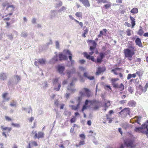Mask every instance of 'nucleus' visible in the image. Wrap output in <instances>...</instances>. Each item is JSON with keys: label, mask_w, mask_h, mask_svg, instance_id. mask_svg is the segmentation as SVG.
Wrapping results in <instances>:
<instances>
[{"label": "nucleus", "mask_w": 148, "mask_h": 148, "mask_svg": "<svg viewBox=\"0 0 148 148\" xmlns=\"http://www.w3.org/2000/svg\"><path fill=\"white\" fill-rule=\"evenodd\" d=\"M58 57H59V60L60 61H62V60H66L67 59V56L63 54L62 53H60L58 54Z\"/></svg>", "instance_id": "nucleus-11"}, {"label": "nucleus", "mask_w": 148, "mask_h": 148, "mask_svg": "<svg viewBox=\"0 0 148 148\" xmlns=\"http://www.w3.org/2000/svg\"><path fill=\"white\" fill-rule=\"evenodd\" d=\"M130 12L133 14H136L138 12V10L137 8H135L132 9Z\"/></svg>", "instance_id": "nucleus-34"}, {"label": "nucleus", "mask_w": 148, "mask_h": 148, "mask_svg": "<svg viewBox=\"0 0 148 148\" xmlns=\"http://www.w3.org/2000/svg\"><path fill=\"white\" fill-rule=\"evenodd\" d=\"M106 70L105 67H99L97 71L96 74L97 75H99L101 73L104 72Z\"/></svg>", "instance_id": "nucleus-14"}, {"label": "nucleus", "mask_w": 148, "mask_h": 148, "mask_svg": "<svg viewBox=\"0 0 148 148\" xmlns=\"http://www.w3.org/2000/svg\"><path fill=\"white\" fill-rule=\"evenodd\" d=\"M15 77H16V82H19L21 79L20 77L18 75H16L15 76Z\"/></svg>", "instance_id": "nucleus-47"}, {"label": "nucleus", "mask_w": 148, "mask_h": 148, "mask_svg": "<svg viewBox=\"0 0 148 148\" xmlns=\"http://www.w3.org/2000/svg\"><path fill=\"white\" fill-rule=\"evenodd\" d=\"M129 127V125L127 124H124L122 126V127L125 129H127Z\"/></svg>", "instance_id": "nucleus-53"}, {"label": "nucleus", "mask_w": 148, "mask_h": 148, "mask_svg": "<svg viewBox=\"0 0 148 148\" xmlns=\"http://www.w3.org/2000/svg\"><path fill=\"white\" fill-rule=\"evenodd\" d=\"M128 47L129 48L124 49L123 52L125 57L127 58L129 60H131L133 56L137 51V50L133 46L131 45Z\"/></svg>", "instance_id": "nucleus-2"}, {"label": "nucleus", "mask_w": 148, "mask_h": 148, "mask_svg": "<svg viewBox=\"0 0 148 148\" xmlns=\"http://www.w3.org/2000/svg\"><path fill=\"white\" fill-rule=\"evenodd\" d=\"M63 52L64 53L66 54L69 56V58L71 62V64H74V61L72 60V54L71 52L68 49H64L63 51Z\"/></svg>", "instance_id": "nucleus-10"}, {"label": "nucleus", "mask_w": 148, "mask_h": 148, "mask_svg": "<svg viewBox=\"0 0 148 148\" xmlns=\"http://www.w3.org/2000/svg\"><path fill=\"white\" fill-rule=\"evenodd\" d=\"M79 104L78 103L76 106L72 105L71 106V107L73 110H77L79 108Z\"/></svg>", "instance_id": "nucleus-33"}, {"label": "nucleus", "mask_w": 148, "mask_h": 148, "mask_svg": "<svg viewBox=\"0 0 148 148\" xmlns=\"http://www.w3.org/2000/svg\"><path fill=\"white\" fill-rule=\"evenodd\" d=\"M84 32L82 36L83 37L85 38L86 37V34H87L88 33V29L87 27L86 26H84Z\"/></svg>", "instance_id": "nucleus-19"}, {"label": "nucleus", "mask_w": 148, "mask_h": 148, "mask_svg": "<svg viewBox=\"0 0 148 148\" xmlns=\"http://www.w3.org/2000/svg\"><path fill=\"white\" fill-rule=\"evenodd\" d=\"M22 36L23 37H25L27 36V33L25 32H23L21 34Z\"/></svg>", "instance_id": "nucleus-64"}, {"label": "nucleus", "mask_w": 148, "mask_h": 148, "mask_svg": "<svg viewBox=\"0 0 148 148\" xmlns=\"http://www.w3.org/2000/svg\"><path fill=\"white\" fill-rule=\"evenodd\" d=\"M85 61L84 60L82 59L79 60V62L81 64H83L84 63Z\"/></svg>", "instance_id": "nucleus-62"}, {"label": "nucleus", "mask_w": 148, "mask_h": 148, "mask_svg": "<svg viewBox=\"0 0 148 148\" xmlns=\"http://www.w3.org/2000/svg\"><path fill=\"white\" fill-rule=\"evenodd\" d=\"M106 3L107 4H105L103 6L106 9H108L111 7L112 3L111 2L107 1V3Z\"/></svg>", "instance_id": "nucleus-29"}, {"label": "nucleus", "mask_w": 148, "mask_h": 148, "mask_svg": "<svg viewBox=\"0 0 148 148\" xmlns=\"http://www.w3.org/2000/svg\"><path fill=\"white\" fill-rule=\"evenodd\" d=\"M148 87V83H146L144 87L141 84L139 85L137 89V92L138 94L140 95L143 92L145 93L147 91V89Z\"/></svg>", "instance_id": "nucleus-5"}, {"label": "nucleus", "mask_w": 148, "mask_h": 148, "mask_svg": "<svg viewBox=\"0 0 148 148\" xmlns=\"http://www.w3.org/2000/svg\"><path fill=\"white\" fill-rule=\"evenodd\" d=\"M148 125L146 124H142L141 127V130H143V131H148Z\"/></svg>", "instance_id": "nucleus-21"}, {"label": "nucleus", "mask_w": 148, "mask_h": 148, "mask_svg": "<svg viewBox=\"0 0 148 148\" xmlns=\"http://www.w3.org/2000/svg\"><path fill=\"white\" fill-rule=\"evenodd\" d=\"M79 94L82 96H86L89 97L92 96V93L90 90L87 88H84L81 91L79 92Z\"/></svg>", "instance_id": "nucleus-4"}, {"label": "nucleus", "mask_w": 148, "mask_h": 148, "mask_svg": "<svg viewBox=\"0 0 148 148\" xmlns=\"http://www.w3.org/2000/svg\"><path fill=\"white\" fill-rule=\"evenodd\" d=\"M118 78H112L111 79L110 81L114 88L119 89L120 91H122L124 89V86L122 83L119 85L118 83L116 82L118 81Z\"/></svg>", "instance_id": "nucleus-3"}, {"label": "nucleus", "mask_w": 148, "mask_h": 148, "mask_svg": "<svg viewBox=\"0 0 148 148\" xmlns=\"http://www.w3.org/2000/svg\"><path fill=\"white\" fill-rule=\"evenodd\" d=\"M134 131L136 132H140L143 133H144V132L145 131H143V130H141V127H136L134 129Z\"/></svg>", "instance_id": "nucleus-31"}, {"label": "nucleus", "mask_w": 148, "mask_h": 148, "mask_svg": "<svg viewBox=\"0 0 148 148\" xmlns=\"http://www.w3.org/2000/svg\"><path fill=\"white\" fill-rule=\"evenodd\" d=\"M140 29L138 32L137 34L138 35L140 36L143 35L144 33V32L142 28L141 27H140Z\"/></svg>", "instance_id": "nucleus-32"}, {"label": "nucleus", "mask_w": 148, "mask_h": 148, "mask_svg": "<svg viewBox=\"0 0 148 148\" xmlns=\"http://www.w3.org/2000/svg\"><path fill=\"white\" fill-rule=\"evenodd\" d=\"M130 108H125L119 112L120 115L127 116L130 115Z\"/></svg>", "instance_id": "nucleus-9"}, {"label": "nucleus", "mask_w": 148, "mask_h": 148, "mask_svg": "<svg viewBox=\"0 0 148 148\" xmlns=\"http://www.w3.org/2000/svg\"><path fill=\"white\" fill-rule=\"evenodd\" d=\"M80 71H84L85 70V69L82 66H80L79 67Z\"/></svg>", "instance_id": "nucleus-58"}, {"label": "nucleus", "mask_w": 148, "mask_h": 148, "mask_svg": "<svg viewBox=\"0 0 148 148\" xmlns=\"http://www.w3.org/2000/svg\"><path fill=\"white\" fill-rule=\"evenodd\" d=\"M34 120V118L33 117H31L28 119V120L29 122L31 123Z\"/></svg>", "instance_id": "nucleus-60"}, {"label": "nucleus", "mask_w": 148, "mask_h": 148, "mask_svg": "<svg viewBox=\"0 0 148 148\" xmlns=\"http://www.w3.org/2000/svg\"><path fill=\"white\" fill-rule=\"evenodd\" d=\"M84 144L85 142L84 141H80L79 142V145L80 146L81 145H84Z\"/></svg>", "instance_id": "nucleus-55"}, {"label": "nucleus", "mask_w": 148, "mask_h": 148, "mask_svg": "<svg viewBox=\"0 0 148 148\" xmlns=\"http://www.w3.org/2000/svg\"><path fill=\"white\" fill-rule=\"evenodd\" d=\"M125 25L126 26L129 27L130 26V24L127 22H126L125 23Z\"/></svg>", "instance_id": "nucleus-63"}, {"label": "nucleus", "mask_w": 148, "mask_h": 148, "mask_svg": "<svg viewBox=\"0 0 148 148\" xmlns=\"http://www.w3.org/2000/svg\"><path fill=\"white\" fill-rule=\"evenodd\" d=\"M32 134L34 135V138H38L39 139L41 138H42L44 137V133L42 132L39 131L37 133L36 131L33 130L32 132Z\"/></svg>", "instance_id": "nucleus-6"}, {"label": "nucleus", "mask_w": 148, "mask_h": 148, "mask_svg": "<svg viewBox=\"0 0 148 148\" xmlns=\"http://www.w3.org/2000/svg\"><path fill=\"white\" fill-rule=\"evenodd\" d=\"M7 16H3L2 17V18H3V20L4 21H8L10 19V18L9 17H7V18H5V17H6Z\"/></svg>", "instance_id": "nucleus-50"}, {"label": "nucleus", "mask_w": 148, "mask_h": 148, "mask_svg": "<svg viewBox=\"0 0 148 148\" xmlns=\"http://www.w3.org/2000/svg\"><path fill=\"white\" fill-rule=\"evenodd\" d=\"M73 20H74V21L77 23H79V25L81 26V27H82L83 26V23L82 22H79L77 20L75 19L74 18H73Z\"/></svg>", "instance_id": "nucleus-42"}, {"label": "nucleus", "mask_w": 148, "mask_h": 148, "mask_svg": "<svg viewBox=\"0 0 148 148\" xmlns=\"http://www.w3.org/2000/svg\"><path fill=\"white\" fill-rule=\"evenodd\" d=\"M38 62L40 64H45L46 60L45 59H39L38 60Z\"/></svg>", "instance_id": "nucleus-26"}, {"label": "nucleus", "mask_w": 148, "mask_h": 148, "mask_svg": "<svg viewBox=\"0 0 148 148\" xmlns=\"http://www.w3.org/2000/svg\"><path fill=\"white\" fill-rule=\"evenodd\" d=\"M65 69L64 66H60V65L58 66V71L60 73H62Z\"/></svg>", "instance_id": "nucleus-18"}, {"label": "nucleus", "mask_w": 148, "mask_h": 148, "mask_svg": "<svg viewBox=\"0 0 148 148\" xmlns=\"http://www.w3.org/2000/svg\"><path fill=\"white\" fill-rule=\"evenodd\" d=\"M110 106V103L109 101H107L106 102L104 103V107L106 108L105 110L106 111V109Z\"/></svg>", "instance_id": "nucleus-27"}, {"label": "nucleus", "mask_w": 148, "mask_h": 148, "mask_svg": "<svg viewBox=\"0 0 148 148\" xmlns=\"http://www.w3.org/2000/svg\"><path fill=\"white\" fill-rule=\"evenodd\" d=\"M5 119L8 121H12V119L8 116H5Z\"/></svg>", "instance_id": "nucleus-44"}, {"label": "nucleus", "mask_w": 148, "mask_h": 148, "mask_svg": "<svg viewBox=\"0 0 148 148\" xmlns=\"http://www.w3.org/2000/svg\"><path fill=\"white\" fill-rule=\"evenodd\" d=\"M66 7H65L64 6H62L61 8H60V9L58 11L59 12H61L62 11L65 10H66Z\"/></svg>", "instance_id": "nucleus-52"}, {"label": "nucleus", "mask_w": 148, "mask_h": 148, "mask_svg": "<svg viewBox=\"0 0 148 148\" xmlns=\"http://www.w3.org/2000/svg\"><path fill=\"white\" fill-rule=\"evenodd\" d=\"M75 16L78 17H81L82 18V13L81 12H77L75 14Z\"/></svg>", "instance_id": "nucleus-41"}, {"label": "nucleus", "mask_w": 148, "mask_h": 148, "mask_svg": "<svg viewBox=\"0 0 148 148\" xmlns=\"http://www.w3.org/2000/svg\"><path fill=\"white\" fill-rule=\"evenodd\" d=\"M10 8V9L9 8V10H8V11H9V12H10V13L6 15H5V16H11L12 14L13 13V12L14 11V9H15V7L14 6V10H12V8Z\"/></svg>", "instance_id": "nucleus-30"}, {"label": "nucleus", "mask_w": 148, "mask_h": 148, "mask_svg": "<svg viewBox=\"0 0 148 148\" xmlns=\"http://www.w3.org/2000/svg\"><path fill=\"white\" fill-rule=\"evenodd\" d=\"M99 55L100 56V57L103 60L105 56V53H99Z\"/></svg>", "instance_id": "nucleus-48"}, {"label": "nucleus", "mask_w": 148, "mask_h": 148, "mask_svg": "<svg viewBox=\"0 0 148 148\" xmlns=\"http://www.w3.org/2000/svg\"><path fill=\"white\" fill-rule=\"evenodd\" d=\"M141 118V116H135L134 117V118L136 119V122L138 124H140L139 122L140 121V120Z\"/></svg>", "instance_id": "nucleus-36"}, {"label": "nucleus", "mask_w": 148, "mask_h": 148, "mask_svg": "<svg viewBox=\"0 0 148 148\" xmlns=\"http://www.w3.org/2000/svg\"><path fill=\"white\" fill-rule=\"evenodd\" d=\"M31 143L32 145L35 146H37L38 145L36 141H33L31 142Z\"/></svg>", "instance_id": "nucleus-46"}, {"label": "nucleus", "mask_w": 148, "mask_h": 148, "mask_svg": "<svg viewBox=\"0 0 148 148\" xmlns=\"http://www.w3.org/2000/svg\"><path fill=\"white\" fill-rule=\"evenodd\" d=\"M124 143L127 147L130 148H134L136 146L134 143V140L133 139L128 140L125 142Z\"/></svg>", "instance_id": "nucleus-7"}, {"label": "nucleus", "mask_w": 148, "mask_h": 148, "mask_svg": "<svg viewBox=\"0 0 148 148\" xmlns=\"http://www.w3.org/2000/svg\"><path fill=\"white\" fill-rule=\"evenodd\" d=\"M76 72L75 69H73L71 70V71L67 70V74L68 75V78H70L72 74L75 73Z\"/></svg>", "instance_id": "nucleus-16"}, {"label": "nucleus", "mask_w": 148, "mask_h": 148, "mask_svg": "<svg viewBox=\"0 0 148 148\" xmlns=\"http://www.w3.org/2000/svg\"><path fill=\"white\" fill-rule=\"evenodd\" d=\"M130 18L131 21V23L132 24V27L133 28L135 25L136 23L135 19L134 17H132L131 16H130Z\"/></svg>", "instance_id": "nucleus-22"}, {"label": "nucleus", "mask_w": 148, "mask_h": 148, "mask_svg": "<svg viewBox=\"0 0 148 148\" xmlns=\"http://www.w3.org/2000/svg\"><path fill=\"white\" fill-rule=\"evenodd\" d=\"M61 86V85L60 84H59L58 85V88H54V89L56 91H58L60 90Z\"/></svg>", "instance_id": "nucleus-49"}, {"label": "nucleus", "mask_w": 148, "mask_h": 148, "mask_svg": "<svg viewBox=\"0 0 148 148\" xmlns=\"http://www.w3.org/2000/svg\"><path fill=\"white\" fill-rule=\"evenodd\" d=\"M102 59L100 57H97V61H96L94 60V61H93V62H95L97 63H101V62L102 61Z\"/></svg>", "instance_id": "nucleus-39"}, {"label": "nucleus", "mask_w": 148, "mask_h": 148, "mask_svg": "<svg viewBox=\"0 0 148 148\" xmlns=\"http://www.w3.org/2000/svg\"><path fill=\"white\" fill-rule=\"evenodd\" d=\"M92 46H90V50L91 52H89L88 53L87 52H85L83 53V54L84 57L86 59L89 60H91L92 61H94V58L93 56H91L94 53V51L96 54L98 53V51L97 49L96 48L97 43L95 41L93 40L92 43Z\"/></svg>", "instance_id": "nucleus-1"}, {"label": "nucleus", "mask_w": 148, "mask_h": 148, "mask_svg": "<svg viewBox=\"0 0 148 148\" xmlns=\"http://www.w3.org/2000/svg\"><path fill=\"white\" fill-rule=\"evenodd\" d=\"M1 127L2 128V129L3 130H7V132H10L12 130L11 127H3V126H1Z\"/></svg>", "instance_id": "nucleus-35"}, {"label": "nucleus", "mask_w": 148, "mask_h": 148, "mask_svg": "<svg viewBox=\"0 0 148 148\" xmlns=\"http://www.w3.org/2000/svg\"><path fill=\"white\" fill-rule=\"evenodd\" d=\"M128 91L131 93L133 92V88L132 87L130 86L128 88Z\"/></svg>", "instance_id": "nucleus-51"}, {"label": "nucleus", "mask_w": 148, "mask_h": 148, "mask_svg": "<svg viewBox=\"0 0 148 148\" xmlns=\"http://www.w3.org/2000/svg\"><path fill=\"white\" fill-rule=\"evenodd\" d=\"M131 30L130 29H128L126 31V32L127 33V35L128 36H130L131 35Z\"/></svg>", "instance_id": "nucleus-43"}, {"label": "nucleus", "mask_w": 148, "mask_h": 148, "mask_svg": "<svg viewBox=\"0 0 148 148\" xmlns=\"http://www.w3.org/2000/svg\"><path fill=\"white\" fill-rule=\"evenodd\" d=\"M58 56L57 55L54 56L50 61L51 63H55L58 60Z\"/></svg>", "instance_id": "nucleus-25"}, {"label": "nucleus", "mask_w": 148, "mask_h": 148, "mask_svg": "<svg viewBox=\"0 0 148 148\" xmlns=\"http://www.w3.org/2000/svg\"><path fill=\"white\" fill-rule=\"evenodd\" d=\"M136 102L133 101H130L128 103V105L130 107H135L136 106Z\"/></svg>", "instance_id": "nucleus-24"}, {"label": "nucleus", "mask_w": 148, "mask_h": 148, "mask_svg": "<svg viewBox=\"0 0 148 148\" xmlns=\"http://www.w3.org/2000/svg\"><path fill=\"white\" fill-rule=\"evenodd\" d=\"M6 26L5 27L7 28L9 27L10 25V23L9 22H6Z\"/></svg>", "instance_id": "nucleus-56"}, {"label": "nucleus", "mask_w": 148, "mask_h": 148, "mask_svg": "<svg viewBox=\"0 0 148 148\" xmlns=\"http://www.w3.org/2000/svg\"><path fill=\"white\" fill-rule=\"evenodd\" d=\"M11 125H12L14 126V127H20V124L18 123H12L11 124Z\"/></svg>", "instance_id": "nucleus-45"}, {"label": "nucleus", "mask_w": 148, "mask_h": 148, "mask_svg": "<svg viewBox=\"0 0 148 148\" xmlns=\"http://www.w3.org/2000/svg\"><path fill=\"white\" fill-rule=\"evenodd\" d=\"M121 69V68H116L114 69H112L111 71L114 73L116 75L118 74V72H117L118 71H120Z\"/></svg>", "instance_id": "nucleus-28"}, {"label": "nucleus", "mask_w": 148, "mask_h": 148, "mask_svg": "<svg viewBox=\"0 0 148 148\" xmlns=\"http://www.w3.org/2000/svg\"><path fill=\"white\" fill-rule=\"evenodd\" d=\"M2 6L3 9H4L5 7H6V10H9V8H12V10H13L14 8V5H10L9 3L7 1L3 2L2 4Z\"/></svg>", "instance_id": "nucleus-8"}, {"label": "nucleus", "mask_w": 148, "mask_h": 148, "mask_svg": "<svg viewBox=\"0 0 148 148\" xmlns=\"http://www.w3.org/2000/svg\"><path fill=\"white\" fill-rule=\"evenodd\" d=\"M90 103L92 104H94V106L93 109L94 110H97L98 109L99 107V102L96 101L91 100L90 101Z\"/></svg>", "instance_id": "nucleus-12"}, {"label": "nucleus", "mask_w": 148, "mask_h": 148, "mask_svg": "<svg viewBox=\"0 0 148 148\" xmlns=\"http://www.w3.org/2000/svg\"><path fill=\"white\" fill-rule=\"evenodd\" d=\"M75 119L74 118H72L70 120V122L71 123H72L74 122H75Z\"/></svg>", "instance_id": "nucleus-61"}, {"label": "nucleus", "mask_w": 148, "mask_h": 148, "mask_svg": "<svg viewBox=\"0 0 148 148\" xmlns=\"http://www.w3.org/2000/svg\"><path fill=\"white\" fill-rule=\"evenodd\" d=\"M7 77L6 74L4 73H2L0 75V79L3 80H5L6 79Z\"/></svg>", "instance_id": "nucleus-23"}, {"label": "nucleus", "mask_w": 148, "mask_h": 148, "mask_svg": "<svg viewBox=\"0 0 148 148\" xmlns=\"http://www.w3.org/2000/svg\"><path fill=\"white\" fill-rule=\"evenodd\" d=\"M87 107V106L86 105H84L83 106L82 111V112H83L84 110L86 109Z\"/></svg>", "instance_id": "nucleus-54"}, {"label": "nucleus", "mask_w": 148, "mask_h": 148, "mask_svg": "<svg viewBox=\"0 0 148 148\" xmlns=\"http://www.w3.org/2000/svg\"><path fill=\"white\" fill-rule=\"evenodd\" d=\"M136 45H138L139 47H143V46L141 42V39L139 38H137L135 41Z\"/></svg>", "instance_id": "nucleus-15"}, {"label": "nucleus", "mask_w": 148, "mask_h": 148, "mask_svg": "<svg viewBox=\"0 0 148 148\" xmlns=\"http://www.w3.org/2000/svg\"><path fill=\"white\" fill-rule=\"evenodd\" d=\"M127 101L126 100H121L120 101V103L121 104H124Z\"/></svg>", "instance_id": "nucleus-57"}, {"label": "nucleus", "mask_w": 148, "mask_h": 148, "mask_svg": "<svg viewBox=\"0 0 148 148\" xmlns=\"http://www.w3.org/2000/svg\"><path fill=\"white\" fill-rule=\"evenodd\" d=\"M10 106L12 107H16V101L14 100H12L10 104Z\"/></svg>", "instance_id": "nucleus-37"}, {"label": "nucleus", "mask_w": 148, "mask_h": 148, "mask_svg": "<svg viewBox=\"0 0 148 148\" xmlns=\"http://www.w3.org/2000/svg\"><path fill=\"white\" fill-rule=\"evenodd\" d=\"M79 1L86 8L89 7L90 6L88 0H79Z\"/></svg>", "instance_id": "nucleus-13"}, {"label": "nucleus", "mask_w": 148, "mask_h": 148, "mask_svg": "<svg viewBox=\"0 0 148 148\" xmlns=\"http://www.w3.org/2000/svg\"><path fill=\"white\" fill-rule=\"evenodd\" d=\"M79 136L80 137H81V138H82L83 139H85V135L84 134H82L79 135Z\"/></svg>", "instance_id": "nucleus-59"}, {"label": "nucleus", "mask_w": 148, "mask_h": 148, "mask_svg": "<svg viewBox=\"0 0 148 148\" xmlns=\"http://www.w3.org/2000/svg\"><path fill=\"white\" fill-rule=\"evenodd\" d=\"M97 1L98 4L102 3H107V0H97Z\"/></svg>", "instance_id": "nucleus-38"}, {"label": "nucleus", "mask_w": 148, "mask_h": 148, "mask_svg": "<svg viewBox=\"0 0 148 148\" xmlns=\"http://www.w3.org/2000/svg\"><path fill=\"white\" fill-rule=\"evenodd\" d=\"M84 77H87L88 79L90 80H93L94 78V77L93 76H88V73L86 72L84 73Z\"/></svg>", "instance_id": "nucleus-20"}, {"label": "nucleus", "mask_w": 148, "mask_h": 148, "mask_svg": "<svg viewBox=\"0 0 148 148\" xmlns=\"http://www.w3.org/2000/svg\"><path fill=\"white\" fill-rule=\"evenodd\" d=\"M8 93L5 92L3 93L2 95L3 98L4 99V101H8L10 99L9 97H7Z\"/></svg>", "instance_id": "nucleus-17"}, {"label": "nucleus", "mask_w": 148, "mask_h": 148, "mask_svg": "<svg viewBox=\"0 0 148 148\" xmlns=\"http://www.w3.org/2000/svg\"><path fill=\"white\" fill-rule=\"evenodd\" d=\"M59 79V78H56L53 79L52 81L53 84H56V83H58V82Z\"/></svg>", "instance_id": "nucleus-40"}]
</instances>
